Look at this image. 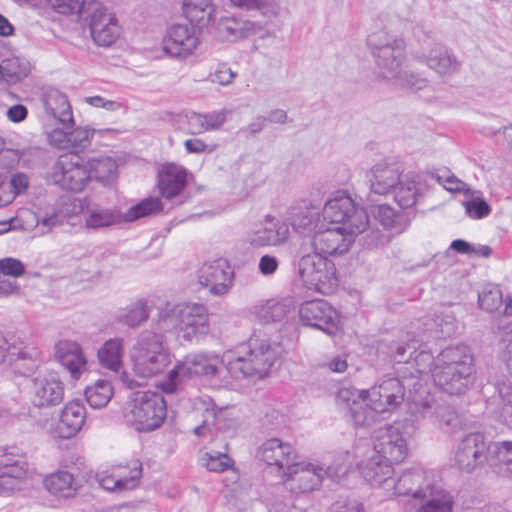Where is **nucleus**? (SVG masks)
I'll return each instance as SVG.
<instances>
[{
	"instance_id": "39448f33",
	"label": "nucleus",
	"mask_w": 512,
	"mask_h": 512,
	"mask_svg": "<svg viewBox=\"0 0 512 512\" xmlns=\"http://www.w3.org/2000/svg\"><path fill=\"white\" fill-rule=\"evenodd\" d=\"M276 360V352L269 341L252 336L242 344L233 358H229L227 370L235 377H265Z\"/></svg>"
},
{
	"instance_id": "393cba45",
	"label": "nucleus",
	"mask_w": 512,
	"mask_h": 512,
	"mask_svg": "<svg viewBox=\"0 0 512 512\" xmlns=\"http://www.w3.org/2000/svg\"><path fill=\"white\" fill-rule=\"evenodd\" d=\"M64 390V383L57 375H40L32 379L31 401L39 408L56 406L63 401Z\"/></svg>"
},
{
	"instance_id": "bb28decb",
	"label": "nucleus",
	"mask_w": 512,
	"mask_h": 512,
	"mask_svg": "<svg viewBox=\"0 0 512 512\" xmlns=\"http://www.w3.org/2000/svg\"><path fill=\"white\" fill-rule=\"evenodd\" d=\"M433 369H456L458 377L471 376L474 365L469 347L464 344L446 347L436 357Z\"/></svg>"
},
{
	"instance_id": "72a5a7b5",
	"label": "nucleus",
	"mask_w": 512,
	"mask_h": 512,
	"mask_svg": "<svg viewBox=\"0 0 512 512\" xmlns=\"http://www.w3.org/2000/svg\"><path fill=\"white\" fill-rule=\"evenodd\" d=\"M294 309L290 300H261L249 308V315L256 321L268 324L284 320Z\"/></svg>"
},
{
	"instance_id": "8fccbe9b",
	"label": "nucleus",
	"mask_w": 512,
	"mask_h": 512,
	"mask_svg": "<svg viewBox=\"0 0 512 512\" xmlns=\"http://www.w3.org/2000/svg\"><path fill=\"white\" fill-rule=\"evenodd\" d=\"M162 210V203L159 198H147L140 203L130 207L124 214L125 222H132L141 217L156 214Z\"/></svg>"
},
{
	"instance_id": "7ed1b4c3",
	"label": "nucleus",
	"mask_w": 512,
	"mask_h": 512,
	"mask_svg": "<svg viewBox=\"0 0 512 512\" xmlns=\"http://www.w3.org/2000/svg\"><path fill=\"white\" fill-rule=\"evenodd\" d=\"M353 466L350 452L340 454L334 463L323 469L313 463H296L295 461L283 473L285 486L293 493H306L316 489L322 482L324 476L338 481Z\"/></svg>"
},
{
	"instance_id": "6ab92c4d",
	"label": "nucleus",
	"mask_w": 512,
	"mask_h": 512,
	"mask_svg": "<svg viewBox=\"0 0 512 512\" xmlns=\"http://www.w3.org/2000/svg\"><path fill=\"white\" fill-rule=\"evenodd\" d=\"M290 236L288 224L272 215H266L247 232L246 240L254 248L277 247Z\"/></svg>"
},
{
	"instance_id": "20e7f679",
	"label": "nucleus",
	"mask_w": 512,
	"mask_h": 512,
	"mask_svg": "<svg viewBox=\"0 0 512 512\" xmlns=\"http://www.w3.org/2000/svg\"><path fill=\"white\" fill-rule=\"evenodd\" d=\"M223 366L224 361L214 352H191L177 361L160 388L167 394H173L179 390L184 379L196 377L211 380L221 375Z\"/></svg>"
},
{
	"instance_id": "dca6fc26",
	"label": "nucleus",
	"mask_w": 512,
	"mask_h": 512,
	"mask_svg": "<svg viewBox=\"0 0 512 512\" xmlns=\"http://www.w3.org/2000/svg\"><path fill=\"white\" fill-rule=\"evenodd\" d=\"M40 352L27 345L19 337L6 338L0 333V364L7 361L24 376L30 375L37 367Z\"/></svg>"
},
{
	"instance_id": "f257e3e1",
	"label": "nucleus",
	"mask_w": 512,
	"mask_h": 512,
	"mask_svg": "<svg viewBox=\"0 0 512 512\" xmlns=\"http://www.w3.org/2000/svg\"><path fill=\"white\" fill-rule=\"evenodd\" d=\"M388 496H410L419 500L415 512H453L454 497L433 479V473L421 467L405 470L393 478Z\"/></svg>"
},
{
	"instance_id": "052dcab7",
	"label": "nucleus",
	"mask_w": 512,
	"mask_h": 512,
	"mask_svg": "<svg viewBox=\"0 0 512 512\" xmlns=\"http://www.w3.org/2000/svg\"><path fill=\"white\" fill-rule=\"evenodd\" d=\"M373 214L384 228L394 229L397 233L402 230L398 216L392 207L388 205H377L373 210Z\"/></svg>"
},
{
	"instance_id": "774afa93",
	"label": "nucleus",
	"mask_w": 512,
	"mask_h": 512,
	"mask_svg": "<svg viewBox=\"0 0 512 512\" xmlns=\"http://www.w3.org/2000/svg\"><path fill=\"white\" fill-rule=\"evenodd\" d=\"M236 77L237 73L226 63H220L215 71L210 75L211 82L222 86L231 85Z\"/></svg>"
},
{
	"instance_id": "bf43d9fd",
	"label": "nucleus",
	"mask_w": 512,
	"mask_h": 512,
	"mask_svg": "<svg viewBox=\"0 0 512 512\" xmlns=\"http://www.w3.org/2000/svg\"><path fill=\"white\" fill-rule=\"evenodd\" d=\"M37 224L51 231L54 227L62 224L63 216L58 206H49L36 214Z\"/></svg>"
},
{
	"instance_id": "49530a36",
	"label": "nucleus",
	"mask_w": 512,
	"mask_h": 512,
	"mask_svg": "<svg viewBox=\"0 0 512 512\" xmlns=\"http://www.w3.org/2000/svg\"><path fill=\"white\" fill-rule=\"evenodd\" d=\"M497 392L498 402L494 413L501 423L512 428V381L499 382Z\"/></svg>"
},
{
	"instance_id": "c9c22d12",
	"label": "nucleus",
	"mask_w": 512,
	"mask_h": 512,
	"mask_svg": "<svg viewBox=\"0 0 512 512\" xmlns=\"http://www.w3.org/2000/svg\"><path fill=\"white\" fill-rule=\"evenodd\" d=\"M424 177L415 172H408L400 176L399 184L393 190L394 199L402 208H410L417 202L423 193L422 182Z\"/></svg>"
},
{
	"instance_id": "6e6d98bb",
	"label": "nucleus",
	"mask_w": 512,
	"mask_h": 512,
	"mask_svg": "<svg viewBox=\"0 0 512 512\" xmlns=\"http://www.w3.org/2000/svg\"><path fill=\"white\" fill-rule=\"evenodd\" d=\"M148 317L149 309L147 302L144 300H139L133 303L127 312L121 316V321L130 327H136L145 322Z\"/></svg>"
},
{
	"instance_id": "09e8293b",
	"label": "nucleus",
	"mask_w": 512,
	"mask_h": 512,
	"mask_svg": "<svg viewBox=\"0 0 512 512\" xmlns=\"http://www.w3.org/2000/svg\"><path fill=\"white\" fill-rule=\"evenodd\" d=\"M3 80L8 83H15L25 78L30 72V64L18 57L8 58L2 61Z\"/></svg>"
},
{
	"instance_id": "ddd939ff",
	"label": "nucleus",
	"mask_w": 512,
	"mask_h": 512,
	"mask_svg": "<svg viewBox=\"0 0 512 512\" xmlns=\"http://www.w3.org/2000/svg\"><path fill=\"white\" fill-rule=\"evenodd\" d=\"M353 464H356L364 479L371 486L379 487L388 496L393 487L394 469L392 464L383 460L379 455L371 454L363 447H357L355 455L350 453Z\"/></svg>"
},
{
	"instance_id": "f704fd0d",
	"label": "nucleus",
	"mask_w": 512,
	"mask_h": 512,
	"mask_svg": "<svg viewBox=\"0 0 512 512\" xmlns=\"http://www.w3.org/2000/svg\"><path fill=\"white\" fill-rule=\"evenodd\" d=\"M45 112L57 120L63 127L68 128L74 124L71 105L67 96L55 88L47 89L42 98Z\"/></svg>"
},
{
	"instance_id": "a18cd8bd",
	"label": "nucleus",
	"mask_w": 512,
	"mask_h": 512,
	"mask_svg": "<svg viewBox=\"0 0 512 512\" xmlns=\"http://www.w3.org/2000/svg\"><path fill=\"white\" fill-rule=\"evenodd\" d=\"M91 180L94 179L104 186L110 185L116 178L117 163L111 157L92 158L87 162Z\"/></svg>"
},
{
	"instance_id": "ea45409f",
	"label": "nucleus",
	"mask_w": 512,
	"mask_h": 512,
	"mask_svg": "<svg viewBox=\"0 0 512 512\" xmlns=\"http://www.w3.org/2000/svg\"><path fill=\"white\" fill-rule=\"evenodd\" d=\"M258 29L255 23L235 17L223 18L218 24L219 34L227 41L247 38L255 34Z\"/></svg>"
},
{
	"instance_id": "a211bd4d",
	"label": "nucleus",
	"mask_w": 512,
	"mask_h": 512,
	"mask_svg": "<svg viewBox=\"0 0 512 512\" xmlns=\"http://www.w3.org/2000/svg\"><path fill=\"white\" fill-rule=\"evenodd\" d=\"M362 447L391 464L402 462L408 454L406 439L397 425L381 428L375 436L372 448L369 445Z\"/></svg>"
},
{
	"instance_id": "f8f14e48",
	"label": "nucleus",
	"mask_w": 512,
	"mask_h": 512,
	"mask_svg": "<svg viewBox=\"0 0 512 512\" xmlns=\"http://www.w3.org/2000/svg\"><path fill=\"white\" fill-rule=\"evenodd\" d=\"M336 401L356 427L370 426L380 413L372 408L369 390L343 387L339 389Z\"/></svg>"
},
{
	"instance_id": "5701e85b",
	"label": "nucleus",
	"mask_w": 512,
	"mask_h": 512,
	"mask_svg": "<svg viewBox=\"0 0 512 512\" xmlns=\"http://www.w3.org/2000/svg\"><path fill=\"white\" fill-rule=\"evenodd\" d=\"M402 170L397 164L380 162L375 164L367 172L369 193L367 201L373 204L376 196H387L393 192L399 184Z\"/></svg>"
},
{
	"instance_id": "9b49d317",
	"label": "nucleus",
	"mask_w": 512,
	"mask_h": 512,
	"mask_svg": "<svg viewBox=\"0 0 512 512\" xmlns=\"http://www.w3.org/2000/svg\"><path fill=\"white\" fill-rule=\"evenodd\" d=\"M419 390L418 382H413V377L406 374L399 378H385L378 385L369 390L372 408L377 412L390 411L399 406L405 399L406 389Z\"/></svg>"
},
{
	"instance_id": "2f4dec72",
	"label": "nucleus",
	"mask_w": 512,
	"mask_h": 512,
	"mask_svg": "<svg viewBox=\"0 0 512 512\" xmlns=\"http://www.w3.org/2000/svg\"><path fill=\"white\" fill-rule=\"evenodd\" d=\"M141 476L142 465L135 462L130 468L129 474L122 469H118L112 473H109L108 471L98 472L95 477L96 481L103 489L107 491L121 492L137 487Z\"/></svg>"
},
{
	"instance_id": "412c9836",
	"label": "nucleus",
	"mask_w": 512,
	"mask_h": 512,
	"mask_svg": "<svg viewBox=\"0 0 512 512\" xmlns=\"http://www.w3.org/2000/svg\"><path fill=\"white\" fill-rule=\"evenodd\" d=\"M360 233H350L342 230V227H326L317 230L312 238L313 251L322 256H340L347 253Z\"/></svg>"
},
{
	"instance_id": "cd10ccee",
	"label": "nucleus",
	"mask_w": 512,
	"mask_h": 512,
	"mask_svg": "<svg viewBox=\"0 0 512 512\" xmlns=\"http://www.w3.org/2000/svg\"><path fill=\"white\" fill-rule=\"evenodd\" d=\"M258 457L269 466H275L283 473L296 460L295 449L278 438L266 440L258 449Z\"/></svg>"
},
{
	"instance_id": "f03ea898",
	"label": "nucleus",
	"mask_w": 512,
	"mask_h": 512,
	"mask_svg": "<svg viewBox=\"0 0 512 512\" xmlns=\"http://www.w3.org/2000/svg\"><path fill=\"white\" fill-rule=\"evenodd\" d=\"M294 279L302 287L321 294H330L339 283L335 263L325 256L301 248L292 260Z\"/></svg>"
},
{
	"instance_id": "473e14b6",
	"label": "nucleus",
	"mask_w": 512,
	"mask_h": 512,
	"mask_svg": "<svg viewBox=\"0 0 512 512\" xmlns=\"http://www.w3.org/2000/svg\"><path fill=\"white\" fill-rule=\"evenodd\" d=\"M187 170L175 163L162 165L158 172V188L161 195L167 199L181 193L187 183Z\"/></svg>"
},
{
	"instance_id": "2eb2a0df",
	"label": "nucleus",
	"mask_w": 512,
	"mask_h": 512,
	"mask_svg": "<svg viewBox=\"0 0 512 512\" xmlns=\"http://www.w3.org/2000/svg\"><path fill=\"white\" fill-rule=\"evenodd\" d=\"M455 464L465 472H473L486 463L491 465V443L482 433H469L457 445Z\"/></svg>"
},
{
	"instance_id": "4d7b16f0",
	"label": "nucleus",
	"mask_w": 512,
	"mask_h": 512,
	"mask_svg": "<svg viewBox=\"0 0 512 512\" xmlns=\"http://www.w3.org/2000/svg\"><path fill=\"white\" fill-rule=\"evenodd\" d=\"M414 404L411 407L412 413L415 415L416 420L430 419L433 422L436 420L437 410L441 407L431 396H427L421 401L413 399Z\"/></svg>"
},
{
	"instance_id": "13d9d810",
	"label": "nucleus",
	"mask_w": 512,
	"mask_h": 512,
	"mask_svg": "<svg viewBox=\"0 0 512 512\" xmlns=\"http://www.w3.org/2000/svg\"><path fill=\"white\" fill-rule=\"evenodd\" d=\"M95 133L89 126L78 127L69 132V147L75 152L83 151L91 144V139Z\"/></svg>"
},
{
	"instance_id": "de8ad7c7",
	"label": "nucleus",
	"mask_w": 512,
	"mask_h": 512,
	"mask_svg": "<svg viewBox=\"0 0 512 512\" xmlns=\"http://www.w3.org/2000/svg\"><path fill=\"white\" fill-rule=\"evenodd\" d=\"M113 396V388L109 381L99 379L85 389L88 404L94 409L105 407Z\"/></svg>"
},
{
	"instance_id": "e433bc0d",
	"label": "nucleus",
	"mask_w": 512,
	"mask_h": 512,
	"mask_svg": "<svg viewBox=\"0 0 512 512\" xmlns=\"http://www.w3.org/2000/svg\"><path fill=\"white\" fill-rule=\"evenodd\" d=\"M43 483L48 492L58 498L74 497L80 487L73 474L66 470L47 475Z\"/></svg>"
},
{
	"instance_id": "338daca9",
	"label": "nucleus",
	"mask_w": 512,
	"mask_h": 512,
	"mask_svg": "<svg viewBox=\"0 0 512 512\" xmlns=\"http://www.w3.org/2000/svg\"><path fill=\"white\" fill-rule=\"evenodd\" d=\"M24 263L13 257H5L0 259V273L10 278H18L25 273Z\"/></svg>"
},
{
	"instance_id": "0eeeda50",
	"label": "nucleus",
	"mask_w": 512,
	"mask_h": 512,
	"mask_svg": "<svg viewBox=\"0 0 512 512\" xmlns=\"http://www.w3.org/2000/svg\"><path fill=\"white\" fill-rule=\"evenodd\" d=\"M130 358L134 373L141 378L162 373L171 361L162 336L156 332L142 334L133 346Z\"/></svg>"
},
{
	"instance_id": "e2e57ef3",
	"label": "nucleus",
	"mask_w": 512,
	"mask_h": 512,
	"mask_svg": "<svg viewBox=\"0 0 512 512\" xmlns=\"http://www.w3.org/2000/svg\"><path fill=\"white\" fill-rule=\"evenodd\" d=\"M463 206L471 219H482L491 212L489 204L479 196H472L471 199L463 202Z\"/></svg>"
},
{
	"instance_id": "680f3d73",
	"label": "nucleus",
	"mask_w": 512,
	"mask_h": 512,
	"mask_svg": "<svg viewBox=\"0 0 512 512\" xmlns=\"http://www.w3.org/2000/svg\"><path fill=\"white\" fill-rule=\"evenodd\" d=\"M201 460L203 465L212 472H223L233 463L227 454L220 452L205 453Z\"/></svg>"
},
{
	"instance_id": "c756f323",
	"label": "nucleus",
	"mask_w": 512,
	"mask_h": 512,
	"mask_svg": "<svg viewBox=\"0 0 512 512\" xmlns=\"http://www.w3.org/2000/svg\"><path fill=\"white\" fill-rule=\"evenodd\" d=\"M421 58L431 70L445 80L452 78L461 69V62L457 57L439 44L423 52Z\"/></svg>"
},
{
	"instance_id": "4468645a",
	"label": "nucleus",
	"mask_w": 512,
	"mask_h": 512,
	"mask_svg": "<svg viewBox=\"0 0 512 512\" xmlns=\"http://www.w3.org/2000/svg\"><path fill=\"white\" fill-rule=\"evenodd\" d=\"M200 32L201 30L188 23L171 25L162 40L163 51L172 58L187 59L201 44Z\"/></svg>"
},
{
	"instance_id": "1a4fd4ad",
	"label": "nucleus",
	"mask_w": 512,
	"mask_h": 512,
	"mask_svg": "<svg viewBox=\"0 0 512 512\" xmlns=\"http://www.w3.org/2000/svg\"><path fill=\"white\" fill-rule=\"evenodd\" d=\"M166 416L163 396L152 391L134 392L127 404L125 417L136 430L152 431L161 426Z\"/></svg>"
},
{
	"instance_id": "a19ab883",
	"label": "nucleus",
	"mask_w": 512,
	"mask_h": 512,
	"mask_svg": "<svg viewBox=\"0 0 512 512\" xmlns=\"http://www.w3.org/2000/svg\"><path fill=\"white\" fill-rule=\"evenodd\" d=\"M85 224L88 228L99 229L124 221L123 214L117 210L98 206H87L83 209Z\"/></svg>"
},
{
	"instance_id": "79ce46f5",
	"label": "nucleus",
	"mask_w": 512,
	"mask_h": 512,
	"mask_svg": "<svg viewBox=\"0 0 512 512\" xmlns=\"http://www.w3.org/2000/svg\"><path fill=\"white\" fill-rule=\"evenodd\" d=\"M182 303H166L160 308L155 321L158 332H176L181 338Z\"/></svg>"
},
{
	"instance_id": "864d4df0",
	"label": "nucleus",
	"mask_w": 512,
	"mask_h": 512,
	"mask_svg": "<svg viewBox=\"0 0 512 512\" xmlns=\"http://www.w3.org/2000/svg\"><path fill=\"white\" fill-rule=\"evenodd\" d=\"M434 423H437L441 429L449 433L457 432L463 427V421L460 415L453 408L442 405L437 410Z\"/></svg>"
},
{
	"instance_id": "f3484780",
	"label": "nucleus",
	"mask_w": 512,
	"mask_h": 512,
	"mask_svg": "<svg viewBox=\"0 0 512 512\" xmlns=\"http://www.w3.org/2000/svg\"><path fill=\"white\" fill-rule=\"evenodd\" d=\"M53 181L63 189L81 192L91 181L86 162L76 156H61L53 166Z\"/></svg>"
},
{
	"instance_id": "a878e982",
	"label": "nucleus",
	"mask_w": 512,
	"mask_h": 512,
	"mask_svg": "<svg viewBox=\"0 0 512 512\" xmlns=\"http://www.w3.org/2000/svg\"><path fill=\"white\" fill-rule=\"evenodd\" d=\"M29 474V464L20 455L0 451V492H12Z\"/></svg>"
},
{
	"instance_id": "603ef678",
	"label": "nucleus",
	"mask_w": 512,
	"mask_h": 512,
	"mask_svg": "<svg viewBox=\"0 0 512 512\" xmlns=\"http://www.w3.org/2000/svg\"><path fill=\"white\" fill-rule=\"evenodd\" d=\"M415 354L412 360L406 362L405 370H409L410 368L415 369L417 375H411L410 377H413V382H418V388H420V376L427 373L432 374L436 358L433 357L432 353L426 350H421Z\"/></svg>"
},
{
	"instance_id": "c85d7f7f",
	"label": "nucleus",
	"mask_w": 512,
	"mask_h": 512,
	"mask_svg": "<svg viewBox=\"0 0 512 512\" xmlns=\"http://www.w3.org/2000/svg\"><path fill=\"white\" fill-rule=\"evenodd\" d=\"M86 409L79 401H70L62 409L59 421L51 429V434L58 438L75 436L84 425Z\"/></svg>"
},
{
	"instance_id": "c03bdc74",
	"label": "nucleus",
	"mask_w": 512,
	"mask_h": 512,
	"mask_svg": "<svg viewBox=\"0 0 512 512\" xmlns=\"http://www.w3.org/2000/svg\"><path fill=\"white\" fill-rule=\"evenodd\" d=\"M292 225L299 232H310L319 230L325 223L321 220L320 212L316 207L304 206L294 209Z\"/></svg>"
},
{
	"instance_id": "b1692460",
	"label": "nucleus",
	"mask_w": 512,
	"mask_h": 512,
	"mask_svg": "<svg viewBox=\"0 0 512 512\" xmlns=\"http://www.w3.org/2000/svg\"><path fill=\"white\" fill-rule=\"evenodd\" d=\"M210 332L208 308L202 303L183 302L181 338L187 342L205 336Z\"/></svg>"
},
{
	"instance_id": "9d476101",
	"label": "nucleus",
	"mask_w": 512,
	"mask_h": 512,
	"mask_svg": "<svg viewBox=\"0 0 512 512\" xmlns=\"http://www.w3.org/2000/svg\"><path fill=\"white\" fill-rule=\"evenodd\" d=\"M89 29L91 37L98 46L113 45L121 34L116 14L102 2L92 0L88 3Z\"/></svg>"
},
{
	"instance_id": "37998d69",
	"label": "nucleus",
	"mask_w": 512,
	"mask_h": 512,
	"mask_svg": "<svg viewBox=\"0 0 512 512\" xmlns=\"http://www.w3.org/2000/svg\"><path fill=\"white\" fill-rule=\"evenodd\" d=\"M471 376L458 377L456 369H433L432 378L437 386L448 394L463 393Z\"/></svg>"
},
{
	"instance_id": "7c9ffc66",
	"label": "nucleus",
	"mask_w": 512,
	"mask_h": 512,
	"mask_svg": "<svg viewBox=\"0 0 512 512\" xmlns=\"http://www.w3.org/2000/svg\"><path fill=\"white\" fill-rule=\"evenodd\" d=\"M54 351L56 359L74 379H78L87 370V359L78 342L60 340L55 344Z\"/></svg>"
},
{
	"instance_id": "5fc2aeb1",
	"label": "nucleus",
	"mask_w": 512,
	"mask_h": 512,
	"mask_svg": "<svg viewBox=\"0 0 512 512\" xmlns=\"http://www.w3.org/2000/svg\"><path fill=\"white\" fill-rule=\"evenodd\" d=\"M478 301L481 309L494 312L503 304L502 291L497 285L488 284L479 293Z\"/></svg>"
},
{
	"instance_id": "423d86ee",
	"label": "nucleus",
	"mask_w": 512,
	"mask_h": 512,
	"mask_svg": "<svg viewBox=\"0 0 512 512\" xmlns=\"http://www.w3.org/2000/svg\"><path fill=\"white\" fill-rule=\"evenodd\" d=\"M322 221L350 233H363L369 226L366 211L343 190L333 192L321 211Z\"/></svg>"
},
{
	"instance_id": "3c124183",
	"label": "nucleus",
	"mask_w": 512,
	"mask_h": 512,
	"mask_svg": "<svg viewBox=\"0 0 512 512\" xmlns=\"http://www.w3.org/2000/svg\"><path fill=\"white\" fill-rule=\"evenodd\" d=\"M491 465H500L512 475V441L491 443Z\"/></svg>"
},
{
	"instance_id": "58836bf2",
	"label": "nucleus",
	"mask_w": 512,
	"mask_h": 512,
	"mask_svg": "<svg viewBox=\"0 0 512 512\" xmlns=\"http://www.w3.org/2000/svg\"><path fill=\"white\" fill-rule=\"evenodd\" d=\"M124 340L112 338L107 340L97 352L99 363L102 367L119 373L123 368Z\"/></svg>"
},
{
	"instance_id": "69168bd1",
	"label": "nucleus",
	"mask_w": 512,
	"mask_h": 512,
	"mask_svg": "<svg viewBox=\"0 0 512 512\" xmlns=\"http://www.w3.org/2000/svg\"><path fill=\"white\" fill-rule=\"evenodd\" d=\"M49 5L60 14H78L85 10L86 0H47Z\"/></svg>"
},
{
	"instance_id": "0e129e2a",
	"label": "nucleus",
	"mask_w": 512,
	"mask_h": 512,
	"mask_svg": "<svg viewBox=\"0 0 512 512\" xmlns=\"http://www.w3.org/2000/svg\"><path fill=\"white\" fill-rule=\"evenodd\" d=\"M394 84L413 91L421 90L427 85V80L418 74L409 71H399V77L391 79Z\"/></svg>"
},
{
	"instance_id": "aec40b11",
	"label": "nucleus",
	"mask_w": 512,
	"mask_h": 512,
	"mask_svg": "<svg viewBox=\"0 0 512 512\" xmlns=\"http://www.w3.org/2000/svg\"><path fill=\"white\" fill-rule=\"evenodd\" d=\"M198 283L213 296L227 294L233 285L234 271L227 260L205 262L197 272Z\"/></svg>"
},
{
	"instance_id": "4be33fe9",
	"label": "nucleus",
	"mask_w": 512,
	"mask_h": 512,
	"mask_svg": "<svg viewBox=\"0 0 512 512\" xmlns=\"http://www.w3.org/2000/svg\"><path fill=\"white\" fill-rule=\"evenodd\" d=\"M302 323L332 335L338 326V312L325 300H310L304 302L299 309Z\"/></svg>"
},
{
	"instance_id": "4c0bfd02",
	"label": "nucleus",
	"mask_w": 512,
	"mask_h": 512,
	"mask_svg": "<svg viewBox=\"0 0 512 512\" xmlns=\"http://www.w3.org/2000/svg\"><path fill=\"white\" fill-rule=\"evenodd\" d=\"M183 13L188 24L202 30L214 19L215 8L211 0H184Z\"/></svg>"
},
{
	"instance_id": "6e6552de",
	"label": "nucleus",
	"mask_w": 512,
	"mask_h": 512,
	"mask_svg": "<svg viewBox=\"0 0 512 512\" xmlns=\"http://www.w3.org/2000/svg\"><path fill=\"white\" fill-rule=\"evenodd\" d=\"M379 76L391 80L399 77L405 60V42L385 30L372 32L367 39Z\"/></svg>"
}]
</instances>
